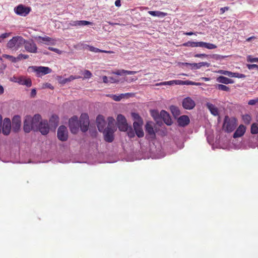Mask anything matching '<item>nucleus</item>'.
<instances>
[{"label":"nucleus","mask_w":258,"mask_h":258,"mask_svg":"<svg viewBox=\"0 0 258 258\" xmlns=\"http://www.w3.org/2000/svg\"><path fill=\"white\" fill-rule=\"evenodd\" d=\"M41 120V116L39 114H36L32 117L30 115L25 117L24 122V131L26 133H29L32 130L38 129V125L40 120Z\"/></svg>","instance_id":"obj_1"},{"label":"nucleus","mask_w":258,"mask_h":258,"mask_svg":"<svg viewBox=\"0 0 258 258\" xmlns=\"http://www.w3.org/2000/svg\"><path fill=\"white\" fill-rule=\"evenodd\" d=\"M132 116L134 119L135 120L133 123V126L137 136L139 138L143 137L144 133L142 128V125L143 123V119L139 114L137 113H132Z\"/></svg>","instance_id":"obj_2"},{"label":"nucleus","mask_w":258,"mask_h":258,"mask_svg":"<svg viewBox=\"0 0 258 258\" xmlns=\"http://www.w3.org/2000/svg\"><path fill=\"white\" fill-rule=\"evenodd\" d=\"M237 120L235 118H229L226 116L224 118L223 128L225 131L228 133L233 132L237 125Z\"/></svg>","instance_id":"obj_3"},{"label":"nucleus","mask_w":258,"mask_h":258,"mask_svg":"<svg viewBox=\"0 0 258 258\" xmlns=\"http://www.w3.org/2000/svg\"><path fill=\"white\" fill-rule=\"evenodd\" d=\"M29 71L35 72L37 77H40L49 74L51 72V69L47 67L31 66L28 68Z\"/></svg>","instance_id":"obj_4"},{"label":"nucleus","mask_w":258,"mask_h":258,"mask_svg":"<svg viewBox=\"0 0 258 258\" xmlns=\"http://www.w3.org/2000/svg\"><path fill=\"white\" fill-rule=\"evenodd\" d=\"M23 38L21 36L13 37L12 39L10 40L7 43V47L9 48L16 47V49H18L19 47L22 45Z\"/></svg>","instance_id":"obj_5"},{"label":"nucleus","mask_w":258,"mask_h":258,"mask_svg":"<svg viewBox=\"0 0 258 258\" xmlns=\"http://www.w3.org/2000/svg\"><path fill=\"white\" fill-rule=\"evenodd\" d=\"M22 44H24V48L28 52L36 53L37 51V47L35 42L32 40H26L23 38Z\"/></svg>","instance_id":"obj_6"},{"label":"nucleus","mask_w":258,"mask_h":258,"mask_svg":"<svg viewBox=\"0 0 258 258\" xmlns=\"http://www.w3.org/2000/svg\"><path fill=\"white\" fill-rule=\"evenodd\" d=\"M89 125V116L87 114H82L80 118V126L83 132H86L88 130Z\"/></svg>","instance_id":"obj_7"},{"label":"nucleus","mask_w":258,"mask_h":258,"mask_svg":"<svg viewBox=\"0 0 258 258\" xmlns=\"http://www.w3.org/2000/svg\"><path fill=\"white\" fill-rule=\"evenodd\" d=\"M117 126L120 131L125 132L128 128L125 117L122 114H119L117 117Z\"/></svg>","instance_id":"obj_8"},{"label":"nucleus","mask_w":258,"mask_h":258,"mask_svg":"<svg viewBox=\"0 0 258 258\" xmlns=\"http://www.w3.org/2000/svg\"><path fill=\"white\" fill-rule=\"evenodd\" d=\"M91 24H92V23L85 20L71 21H67L65 23V25L67 26V28H70L72 27H79Z\"/></svg>","instance_id":"obj_9"},{"label":"nucleus","mask_w":258,"mask_h":258,"mask_svg":"<svg viewBox=\"0 0 258 258\" xmlns=\"http://www.w3.org/2000/svg\"><path fill=\"white\" fill-rule=\"evenodd\" d=\"M57 138L61 141H66L68 138L67 128L64 125L60 126L57 130Z\"/></svg>","instance_id":"obj_10"},{"label":"nucleus","mask_w":258,"mask_h":258,"mask_svg":"<svg viewBox=\"0 0 258 258\" xmlns=\"http://www.w3.org/2000/svg\"><path fill=\"white\" fill-rule=\"evenodd\" d=\"M69 127L72 133L76 134L78 132L79 124L78 117L76 116H74L70 119Z\"/></svg>","instance_id":"obj_11"},{"label":"nucleus","mask_w":258,"mask_h":258,"mask_svg":"<svg viewBox=\"0 0 258 258\" xmlns=\"http://www.w3.org/2000/svg\"><path fill=\"white\" fill-rule=\"evenodd\" d=\"M14 10L17 15L21 16H26L30 13L31 9L23 5H19L15 8Z\"/></svg>","instance_id":"obj_12"},{"label":"nucleus","mask_w":258,"mask_h":258,"mask_svg":"<svg viewBox=\"0 0 258 258\" xmlns=\"http://www.w3.org/2000/svg\"><path fill=\"white\" fill-rule=\"evenodd\" d=\"M103 132L104 135V140L108 143L113 142L114 140V130L112 127L107 126L106 128L103 131Z\"/></svg>","instance_id":"obj_13"},{"label":"nucleus","mask_w":258,"mask_h":258,"mask_svg":"<svg viewBox=\"0 0 258 258\" xmlns=\"http://www.w3.org/2000/svg\"><path fill=\"white\" fill-rule=\"evenodd\" d=\"M182 105L184 109L191 110L195 107L196 102L190 97H187L182 100Z\"/></svg>","instance_id":"obj_14"},{"label":"nucleus","mask_w":258,"mask_h":258,"mask_svg":"<svg viewBox=\"0 0 258 258\" xmlns=\"http://www.w3.org/2000/svg\"><path fill=\"white\" fill-rule=\"evenodd\" d=\"M38 129L42 135H47L49 131V127L47 121L45 120L40 121V120L38 125Z\"/></svg>","instance_id":"obj_15"},{"label":"nucleus","mask_w":258,"mask_h":258,"mask_svg":"<svg viewBox=\"0 0 258 258\" xmlns=\"http://www.w3.org/2000/svg\"><path fill=\"white\" fill-rule=\"evenodd\" d=\"M12 128V124L11 120L8 118L4 119L3 125L2 126V131L5 135L10 134Z\"/></svg>","instance_id":"obj_16"},{"label":"nucleus","mask_w":258,"mask_h":258,"mask_svg":"<svg viewBox=\"0 0 258 258\" xmlns=\"http://www.w3.org/2000/svg\"><path fill=\"white\" fill-rule=\"evenodd\" d=\"M21 125V117L19 115H15L12 119V130L17 132L20 128Z\"/></svg>","instance_id":"obj_17"},{"label":"nucleus","mask_w":258,"mask_h":258,"mask_svg":"<svg viewBox=\"0 0 258 258\" xmlns=\"http://www.w3.org/2000/svg\"><path fill=\"white\" fill-rule=\"evenodd\" d=\"M96 123L98 130L102 132L105 129V121L103 116L99 115L96 118Z\"/></svg>","instance_id":"obj_18"},{"label":"nucleus","mask_w":258,"mask_h":258,"mask_svg":"<svg viewBox=\"0 0 258 258\" xmlns=\"http://www.w3.org/2000/svg\"><path fill=\"white\" fill-rule=\"evenodd\" d=\"M177 122L180 126L184 127L189 123L190 119L187 115H183L178 118Z\"/></svg>","instance_id":"obj_19"},{"label":"nucleus","mask_w":258,"mask_h":258,"mask_svg":"<svg viewBox=\"0 0 258 258\" xmlns=\"http://www.w3.org/2000/svg\"><path fill=\"white\" fill-rule=\"evenodd\" d=\"M246 131V127L243 125H240L234 132L233 137L234 138H237L242 137Z\"/></svg>","instance_id":"obj_20"},{"label":"nucleus","mask_w":258,"mask_h":258,"mask_svg":"<svg viewBox=\"0 0 258 258\" xmlns=\"http://www.w3.org/2000/svg\"><path fill=\"white\" fill-rule=\"evenodd\" d=\"M160 116L167 125H170L171 124L172 120L167 112L163 110H162L160 112Z\"/></svg>","instance_id":"obj_21"},{"label":"nucleus","mask_w":258,"mask_h":258,"mask_svg":"<svg viewBox=\"0 0 258 258\" xmlns=\"http://www.w3.org/2000/svg\"><path fill=\"white\" fill-rule=\"evenodd\" d=\"M184 84L183 81L177 80H172L167 82H163L159 83H157L155 85L156 86H161V85H172L173 84L175 85H180Z\"/></svg>","instance_id":"obj_22"},{"label":"nucleus","mask_w":258,"mask_h":258,"mask_svg":"<svg viewBox=\"0 0 258 258\" xmlns=\"http://www.w3.org/2000/svg\"><path fill=\"white\" fill-rule=\"evenodd\" d=\"M216 81L218 83L223 84H233L234 83L233 80L222 76L217 77L216 79Z\"/></svg>","instance_id":"obj_23"},{"label":"nucleus","mask_w":258,"mask_h":258,"mask_svg":"<svg viewBox=\"0 0 258 258\" xmlns=\"http://www.w3.org/2000/svg\"><path fill=\"white\" fill-rule=\"evenodd\" d=\"M206 106L209 109L211 114H212L213 115L217 116L218 115V109L214 105L211 103H207L206 104Z\"/></svg>","instance_id":"obj_24"},{"label":"nucleus","mask_w":258,"mask_h":258,"mask_svg":"<svg viewBox=\"0 0 258 258\" xmlns=\"http://www.w3.org/2000/svg\"><path fill=\"white\" fill-rule=\"evenodd\" d=\"M87 47L88 48V49L92 52H103V53H111L113 52L112 51H106V50H101L98 48L92 46L90 45H87Z\"/></svg>","instance_id":"obj_25"},{"label":"nucleus","mask_w":258,"mask_h":258,"mask_svg":"<svg viewBox=\"0 0 258 258\" xmlns=\"http://www.w3.org/2000/svg\"><path fill=\"white\" fill-rule=\"evenodd\" d=\"M189 64L191 66L192 68L194 69H199L204 66H207V67L209 66V63L206 62H199V63H190Z\"/></svg>","instance_id":"obj_26"},{"label":"nucleus","mask_w":258,"mask_h":258,"mask_svg":"<svg viewBox=\"0 0 258 258\" xmlns=\"http://www.w3.org/2000/svg\"><path fill=\"white\" fill-rule=\"evenodd\" d=\"M148 13L152 16L158 17H164L166 15V13L160 11H149Z\"/></svg>","instance_id":"obj_27"},{"label":"nucleus","mask_w":258,"mask_h":258,"mask_svg":"<svg viewBox=\"0 0 258 258\" xmlns=\"http://www.w3.org/2000/svg\"><path fill=\"white\" fill-rule=\"evenodd\" d=\"M38 39L40 40L41 42L46 41V42H49L50 44H53L55 41V40L53 39L52 38H51L49 37L46 36H45L44 37L39 36V37H38Z\"/></svg>","instance_id":"obj_28"},{"label":"nucleus","mask_w":258,"mask_h":258,"mask_svg":"<svg viewBox=\"0 0 258 258\" xmlns=\"http://www.w3.org/2000/svg\"><path fill=\"white\" fill-rule=\"evenodd\" d=\"M170 110L172 114L175 117H177L180 114V110L179 109L178 107L175 106H171L170 107Z\"/></svg>","instance_id":"obj_29"},{"label":"nucleus","mask_w":258,"mask_h":258,"mask_svg":"<svg viewBox=\"0 0 258 258\" xmlns=\"http://www.w3.org/2000/svg\"><path fill=\"white\" fill-rule=\"evenodd\" d=\"M146 131L150 135L155 136V133L152 127V125L149 123L146 124Z\"/></svg>","instance_id":"obj_30"},{"label":"nucleus","mask_w":258,"mask_h":258,"mask_svg":"<svg viewBox=\"0 0 258 258\" xmlns=\"http://www.w3.org/2000/svg\"><path fill=\"white\" fill-rule=\"evenodd\" d=\"M216 88L222 91L226 92H229L230 91V88L223 84H217L216 85Z\"/></svg>","instance_id":"obj_31"},{"label":"nucleus","mask_w":258,"mask_h":258,"mask_svg":"<svg viewBox=\"0 0 258 258\" xmlns=\"http://www.w3.org/2000/svg\"><path fill=\"white\" fill-rule=\"evenodd\" d=\"M218 73L222 74L224 75L227 76L229 77L233 78V76H235L234 73L228 71H225V70H219L218 71Z\"/></svg>","instance_id":"obj_32"},{"label":"nucleus","mask_w":258,"mask_h":258,"mask_svg":"<svg viewBox=\"0 0 258 258\" xmlns=\"http://www.w3.org/2000/svg\"><path fill=\"white\" fill-rule=\"evenodd\" d=\"M250 132L252 134H256L258 133V124L253 123L251 125Z\"/></svg>","instance_id":"obj_33"},{"label":"nucleus","mask_w":258,"mask_h":258,"mask_svg":"<svg viewBox=\"0 0 258 258\" xmlns=\"http://www.w3.org/2000/svg\"><path fill=\"white\" fill-rule=\"evenodd\" d=\"M79 77L71 76L68 78L63 79L60 81V83L62 84H65L67 82H71L75 79L79 78Z\"/></svg>","instance_id":"obj_34"},{"label":"nucleus","mask_w":258,"mask_h":258,"mask_svg":"<svg viewBox=\"0 0 258 258\" xmlns=\"http://www.w3.org/2000/svg\"><path fill=\"white\" fill-rule=\"evenodd\" d=\"M23 78L22 77H17L13 76L10 78V81L13 82L18 83L20 85H21V83H22Z\"/></svg>","instance_id":"obj_35"},{"label":"nucleus","mask_w":258,"mask_h":258,"mask_svg":"<svg viewBox=\"0 0 258 258\" xmlns=\"http://www.w3.org/2000/svg\"><path fill=\"white\" fill-rule=\"evenodd\" d=\"M22 85H26L27 87H30L32 85V82L30 79H23L22 83H21Z\"/></svg>","instance_id":"obj_36"},{"label":"nucleus","mask_w":258,"mask_h":258,"mask_svg":"<svg viewBox=\"0 0 258 258\" xmlns=\"http://www.w3.org/2000/svg\"><path fill=\"white\" fill-rule=\"evenodd\" d=\"M3 57L4 58H6L10 59L13 62H16L17 61V57H15L12 55H10L8 54H3Z\"/></svg>","instance_id":"obj_37"},{"label":"nucleus","mask_w":258,"mask_h":258,"mask_svg":"<svg viewBox=\"0 0 258 258\" xmlns=\"http://www.w3.org/2000/svg\"><path fill=\"white\" fill-rule=\"evenodd\" d=\"M242 119L245 123L249 124L251 120V117L249 115L245 114L243 115Z\"/></svg>","instance_id":"obj_38"},{"label":"nucleus","mask_w":258,"mask_h":258,"mask_svg":"<svg viewBox=\"0 0 258 258\" xmlns=\"http://www.w3.org/2000/svg\"><path fill=\"white\" fill-rule=\"evenodd\" d=\"M184 46H190L192 47H197V42L194 41H188L183 44Z\"/></svg>","instance_id":"obj_39"},{"label":"nucleus","mask_w":258,"mask_h":258,"mask_svg":"<svg viewBox=\"0 0 258 258\" xmlns=\"http://www.w3.org/2000/svg\"><path fill=\"white\" fill-rule=\"evenodd\" d=\"M10 33H5L0 35V42H2L4 41V39L8 37L10 35Z\"/></svg>","instance_id":"obj_40"},{"label":"nucleus","mask_w":258,"mask_h":258,"mask_svg":"<svg viewBox=\"0 0 258 258\" xmlns=\"http://www.w3.org/2000/svg\"><path fill=\"white\" fill-rule=\"evenodd\" d=\"M127 135L128 136L131 138H134L135 136L134 131L132 129V127H130L129 130L127 129Z\"/></svg>","instance_id":"obj_41"},{"label":"nucleus","mask_w":258,"mask_h":258,"mask_svg":"<svg viewBox=\"0 0 258 258\" xmlns=\"http://www.w3.org/2000/svg\"><path fill=\"white\" fill-rule=\"evenodd\" d=\"M29 58V55L27 54H20L17 56V61L22 59H26Z\"/></svg>","instance_id":"obj_42"},{"label":"nucleus","mask_w":258,"mask_h":258,"mask_svg":"<svg viewBox=\"0 0 258 258\" xmlns=\"http://www.w3.org/2000/svg\"><path fill=\"white\" fill-rule=\"evenodd\" d=\"M206 45L205 48H208L209 49H213L217 48V46L216 45L212 43H206Z\"/></svg>","instance_id":"obj_43"},{"label":"nucleus","mask_w":258,"mask_h":258,"mask_svg":"<svg viewBox=\"0 0 258 258\" xmlns=\"http://www.w3.org/2000/svg\"><path fill=\"white\" fill-rule=\"evenodd\" d=\"M92 76L91 73L88 70H85L84 73V77L85 78H90Z\"/></svg>","instance_id":"obj_44"},{"label":"nucleus","mask_w":258,"mask_h":258,"mask_svg":"<svg viewBox=\"0 0 258 258\" xmlns=\"http://www.w3.org/2000/svg\"><path fill=\"white\" fill-rule=\"evenodd\" d=\"M247 61L252 62H258V58H252L250 55H248L247 56Z\"/></svg>","instance_id":"obj_45"},{"label":"nucleus","mask_w":258,"mask_h":258,"mask_svg":"<svg viewBox=\"0 0 258 258\" xmlns=\"http://www.w3.org/2000/svg\"><path fill=\"white\" fill-rule=\"evenodd\" d=\"M257 103H258V98H257L255 99L250 100L248 102V104L250 105H255Z\"/></svg>","instance_id":"obj_46"},{"label":"nucleus","mask_w":258,"mask_h":258,"mask_svg":"<svg viewBox=\"0 0 258 258\" xmlns=\"http://www.w3.org/2000/svg\"><path fill=\"white\" fill-rule=\"evenodd\" d=\"M48 49L51 50V51H54L58 54H61V51L59 49H57V48H54V47H48Z\"/></svg>","instance_id":"obj_47"},{"label":"nucleus","mask_w":258,"mask_h":258,"mask_svg":"<svg viewBox=\"0 0 258 258\" xmlns=\"http://www.w3.org/2000/svg\"><path fill=\"white\" fill-rule=\"evenodd\" d=\"M247 67L249 70H252V69H255V68L258 69V65L255 64H247Z\"/></svg>","instance_id":"obj_48"},{"label":"nucleus","mask_w":258,"mask_h":258,"mask_svg":"<svg viewBox=\"0 0 258 258\" xmlns=\"http://www.w3.org/2000/svg\"><path fill=\"white\" fill-rule=\"evenodd\" d=\"M110 97L115 101H120L119 96H117L116 95H110Z\"/></svg>","instance_id":"obj_49"},{"label":"nucleus","mask_w":258,"mask_h":258,"mask_svg":"<svg viewBox=\"0 0 258 258\" xmlns=\"http://www.w3.org/2000/svg\"><path fill=\"white\" fill-rule=\"evenodd\" d=\"M108 120L109 122L107 126L112 127L111 124H113V122L114 121V118L112 117H109L108 118Z\"/></svg>","instance_id":"obj_50"},{"label":"nucleus","mask_w":258,"mask_h":258,"mask_svg":"<svg viewBox=\"0 0 258 258\" xmlns=\"http://www.w3.org/2000/svg\"><path fill=\"white\" fill-rule=\"evenodd\" d=\"M122 72H125V74L127 75H134L137 73V71H131L126 70H123Z\"/></svg>","instance_id":"obj_51"},{"label":"nucleus","mask_w":258,"mask_h":258,"mask_svg":"<svg viewBox=\"0 0 258 258\" xmlns=\"http://www.w3.org/2000/svg\"><path fill=\"white\" fill-rule=\"evenodd\" d=\"M235 76H233L234 78H242L245 77V75L242 74H239L237 73H234Z\"/></svg>","instance_id":"obj_52"},{"label":"nucleus","mask_w":258,"mask_h":258,"mask_svg":"<svg viewBox=\"0 0 258 258\" xmlns=\"http://www.w3.org/2000/svg\"><path fill=\"white\" fill-rule=\"evenodd\" d=\"M58 120V117L56 115H53L50 119V121L54 120V121L57 122Z\"/></svg>","instance_id":"obj_53"},{"label":"nucleus","mask_w":258,"mask_h":258,"mask_svg":"<svg viewBox=\"0 0 258 258\" xmlns=\"http://www.w3.org/2000/svg\"><path fill=\"white\" fill-rule=\"evenodd\" d=\"M184 84H182V85H198L199 83H196L194 82H192L191 81H183Z\"/></svg>","instance_id":"obj_54"},{"label":"nucleus","mask_w":258,"mask_h":258,"mask_svg":"<svg viewBox=\"0 0 258 258\" xmlns=\"http://www.w3.org/2000/svg\"><path fill=\"white\" fill-rule=\"evenodd\" d=\"M229 8L228 7H225L223 8H221L220 9V14H223L225 13V11H228L229 10Z\"/></svg>","instance_id":"obj_55"},{"label":"nucleus","mask_w":258,"mask_h":258,"mask_svg":"<svg viewBox=\"0 0 258 258\" xmlns=\"http://www.w3.org/2000/svg\"><path fill=\"white\" fill-rule=\"evenodd\" d=\"M206 42H197V47L199 46V47L205 48L206 45Z\"/></svg>","instance_id":"obj_56"},{"label":"nucleus","mask_w":258,"mask_h":258,"mask_svg":"<svg viewBox=\"0 0 258 258\" xmlns=\"http://www.w3.org/2000/svg\"><path fill=\"white\" fill-rule=\"evenodd\" d=\"M123 70H117V71H116V72H114L113 73H114V74L117 75H120V76H121V75H123V74H125V72H122Z\"/></svg>","instance_id":"obj_57"},{"label":"nucleus","mask_w":258,"mask_h":258,"mask_svg":"<svg viewBox=\"0 0 258 258\" xmlns=\"http://www.w3.org/2000/svg\"><path fill=\"white\" fill-rule=\"evenodd\" d=\"M119 96L120 99L121 100L122 98H124L126 96H131V94H130V93L121 94Z\"/></svg>","instance_id":"obj_58"},{"label":"nucleus","mask_w":258,"mask_h":258,"mask_svg":"<svg viewBox=\"0 0 258 258\" xmlns=\"http://www.w3.org/2000/svg\"><path fill=\"white\" fill-rule=\"evenodd\" d=\"M44 85L45 86L44 87L45 88H48L51 90H53L54 89V87L50 83H47Z\"/></svg>","instance_id":"obj_59"},{"label":"nucleus","mask_w":258,"mask_h":258,"mask_svg":"<svg viewBox=\"0 0 258 258\" xmlns=\"http://www.w3.org/2000/svg\"><path fill=\"white\" fill-rule=\"evenodd\" d=\"M36 95V89H32L31 92V97H34Z\"/></svg>","instance_id":"obj_60"},{"label":"nucleus","mask_w":258,"mask_h":258,"mask_svg":"<svg viewBox=\"0 0 258 258\" xmlns=\"http://www.w3.org/2000/svg\"><path fill=\"white\" fill-rule=\"evenodd\" d=\"M152 116L156 119L157 118V116H159L158 113L157 111H153Z\"/></svg>","instance_id":"obj_61"},{"label":"nucleus","mask_w":258,"mask_h":258,"mask_svg":"<svg viewBox=\"0 0 258 258\" xmlns=\"http://www.w3.org/2000/svg\"><path fill=\"white\" fill-rule=\"evenodd\" d=\"M115 5L118 7H120L121 6L120 0H116L115 2Z\"/></svg>","instance_id":"obj_62"},{"label":"nucleus","mask_w":258,"mask_h":258,"mask_svg":"<svg viewBox=\"0 0 258 258\" xmlns=\"http://www.w3.org/2000/svg\"><path fill=\"white\" fill-rule=\"evenodd\" d=\"M103 82L105 83H107L109 82L108 79L106 76H103L102 78Z\"/></svg>","instance_id":"obj_63"},{"label":"nucleus","mask_w":258,"mask_h":258,"mask_svg":"<svg viewBox=\"0 0 258 258\" xmlns=\"http://www.w3.org/2000/svg\"><path fill=\"white\" fill-rule=\"evenodd\" d=\"M207 55L206 54H197L195 55L196 57H201L202 56H207Z\"/></svg>","instance_id":"obj_64"}]
</instances>
